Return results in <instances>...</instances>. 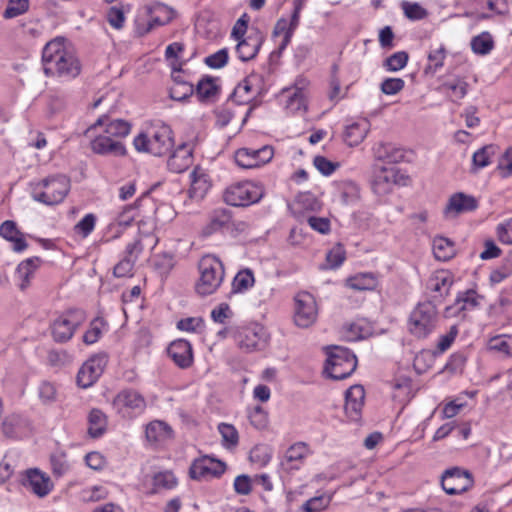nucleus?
<instances>
[{"instance_id": "nucleus-1", "label": "nucleus", "mask_w": 512, "mask_h": 512, "mask_svg": "<svg viewBox=\"0 0 512 512\" xmlns=\"http://www.w3.org/2000/svg\"><path fill=\"white\" fill-rule=\"evenodd\" d=\"M43 71L46 76L75 78L81 65L75 54L65 46L63 38L49 41L42 51Z\"/></svg>"}, {"instance_id": "nucleus-2", "label": "nucleus", "mask_w": 512, "mask_h": 512, "mask_svg": "<svg viewBox=\"0 0 512 512\" xmlns=\"http://www.w3.org/2000/svg\"><path fill=\"white\" fill-rule=\"evenodd\" d=\"M198 269L200 277L195 285L197 294L207 296L216 292L225 275L223 263L213 255H205L200 259Z\"/></svg>"}, {"instance_id": "nucleus-3", "label": "nucleus", "mask_w": 512, "mask_h": 512, "mask_svg": "<svg viewBox=\"0 0 512 512\" xmlns=\"http://www.w3.org/2000/svg\"><path fill=\"white\" fill-rule=\"evenodd\" d=\"M70 190V181L64 175H57L43 179L36 184L32 197L35 201L45 205H55L62 202Z\"/></svg>"}, {"instance_id": "nucleus-4", "label": "nucleus", "mask_w": 512, "mask_h": 512, "mask_svg": "<svg viewBox=\"0 0 512 512\" xmlns=\"http://www.w3.org/2000/svg\"><path fill=\"white\" fill-rule=\"evenodd\" d=\"M133 143L135 149L139 152L162 156L167 153L173 145L171 130L167 126L154 128L150 132L139 134L135 137Z\"/></svg>"}, {"instance_id": "nucleus-5", "label": "nucleus", "mask_w": 512, "mask_h": 512, "mask_svg": "<svg viewBox=\"0 0 512 512\" xmlns=\"http://www.w3.org/2000/svg\"><path fill=\"white\" fill-rule=\"evenodd\" d=\"M327 355L325 371L332 379H345L350 376L357 367L356 356L347 348L333 346L328 348Z\"/></svg>"}, {"instance_id": "nucleus-6", "label": "nucleus", "mask_w": 512, "mask_h": 512, "mask_svg": "<svg viewBox=\"0 0 512 512\" xmlns=\"http://www.w3.org/2000/svg\"><path fill=\"white\" fill-rule=\"evenodd\" d=\"M437 322L438 313L435 305L426 301L419 303L411 312L408 330L417 338H425L435 329Z\"/></svg>"}, {"instance_id": "nucleus-7", "label": "nucleus", "mask_w": 512, "mask_h": 512, "mask_svg": "<svg viewBox=\"0 0 512 512\" xmlns=\"http://www.w3.org/2000/svg\"><path fill=\"white\" fill-rule=\"evenodd\" d=\"M85 320L86 314L81 309L65 311L59 315L50 326L53 339L59 343L69 341Z\"/></svg>"}, {"instance_id": "nucleus-8", "label": "nucleus", "mask_w": 512, "mask_h": 512, "mask_svg": "<svg viewBox=\"0 0 512 512\" xmlns=\"http://www.w3.org/2000/svg\"><path fill=\"white\" fill-rule=\"evenodd\" d=\"M263 195L262 185L245 181L229 186L225 190L223 198L231 206H248L258 202Z\"/></svg>"}, {"instance_id": "nucleus-9", "label": "nucleus", "mask_w": 512, "mask_h": 512, "mask_svg": "<svg viewBox=\"0 0 512 512\" xmlns=\"http://www.w3.org/2000/svg\"><path fill=\"white\" fill-rule=\"evenodd\" d=\"M443 490L449 495H456L470 490L474 485L473 475L466 469L452 467L441 476Z\"/></svg>"}, {"instance_id": "nucleus-10", "label": "nucleus", "mask_w": 512, "mask_h": 512, "mask_svg": "<svg viewBox=\"0 0 512 512\" xmlns=\"http://www.w3.org/2000/svg\"><path fill=\"white\" fill-rule=\"evenodd\" d=\"M294 322L298 327L308 328L317 319L318 308L315 298L308 292H299L294 298Z\"/></svg>"}, {"instance_id": "nucleus-11", "label": "nucleus", "mask_w": 512, "mask_h": 512, "mask_svg": "<svg viewBox=\"0 0 512 512\" xmlns=\"http://www.w3.org/2000/svg\"><path fill=\"white\" fill-rule=\"evenodd\" d=\"M408 179V176L402 174L396 167H381L375 171L372 188L377 195H387L394 186L407 185Z\"/></svg>"}, {"instance_id": "nucleus-12", "label": "nucleus", "mask_w": 512, "mask_h": 512, "mask_svg": "<svg viewBox=\"0 0 512 512\" xmlns=\"http://www.w3.org/2000/svg\"><path fill=\"white\" fill-rule=\"evenodd\" d=\"M113 405L123 417H134L146 409L145 398L137 391L126 389L119 392L113 400Z\"/></svg>"}, {"instance_id": "nucleus-13", "label": "nucleus", "mask_w": 512, "mask_h": 512, "mask_svg": "<svg viewBox=\"0 0 512 512\" xmlns=\"http://www.w3.org/2000/svg\"><path fill=\"white\" fill-rule=\"evenodd\" d=\"M273 155V147L265 145L259 149L240 148L235 152L234 158L239 167L252 169L270 162Z\"/></svg>"}, {"instance_id": "nucleus-14", "label": "nucleus", "mask_w": 512, "mask_h": 512, "mask_svg": "<svg viewBox=\"0 0 512 512\" xmlns=\"http://www.w3.org/2000/svg\"><path fill=\"white\" fill-rule=\"evenodd\" d=\"M238 346L246 352L261 350L267 343L265 329L258 324L241 328L236 336Z\"/></svg>"}, {"instance_id": "nucleus-15", "label": "nucleus", "mask_w": 512, "mask_h": 512, "mask_svg": "<svg viewBox=\"0 0 512 512\" xmlns=\"http://www.w3.org/2000/svg\"><path fill=\"white\" fill-rule=\"evenodd\" d=\"M107 361V356L104 354L94 355L88 359L77 374L78 385L82 388L92 386L102 375Z\"/></svg>"}, {"instance_id": "nucleus-16", "label": "nucleus", "mask_w": 512, "mask_h": 512, "mask_svg": "<svg viewBox=\"0 0 512 512\" xmlns=\"http://www.w3.org/2000/svg\"><path fill=\"white\" fill-rule=\"evenodd\" d=\"M90 146L94 153L103 156L120 157L126 154V148L123 143L104 132L95 136L91 140Z\"/></svg>"}, {"instance_id": "nucleus-17", "label": "nucleus", "mask_w": 512, "mask_h": 512, "mask_svg": "<svg viewBox=\"0 0 512 512\" xmlns=\"http://www.w3.org/2000/svg\"><path fill=\"white\" fill-rule=\"evenodd\" d=\"M365 391L363 386H351L345 393L344 410L347 417L352 421H359L364 405Z\"/></svg>"}, {"instance_id": "nucleus-18", "label": "nucleus", "mask_w": 512, "mask_h": 512, "mask_svg": "<svg viewBox=\"0 0 512 512\" xmlns=\"http://www.w3.org/2000/svg\"><path fill=\"white\" fill-rule=\"evenodd\" d=\"M225 471V464L210 457H203L193 462L190 467V476L201 479L207 476L219 477Z\"/></svg>"}, {"instance_id": "nucleus-19", "label": "nucleus", "mask_w": 512, "mask_h": 512, "mask_svg": "<svg viewBox=\"0 0 512 512\" xmlns=\"http://www.w3.org/2000/svg\"><path fill=\"white\" fill-rule=\"evenodd\" d=\"M108 118L106 116L100 117L93 125L87 130L86 134L91 136L98 127L105 126L104 133L114 139L126 137L130 132V124L127 121L121 119H115L107 123Z\"/></svg>"}, {"instance_id": "nucleus-20", "label": "nucleus", "mask_w": 512, "mask_h": 512, "mask_svg": "<svg viewBox=\"0 0 512 512\" xmlns=\"http://www.w3.org/2000/svg\"><path fill=\"white\" fill-rule=\"evenodd\" d=\"M264 41V35L259 32H251L245 38L238 40L236 45V53L241 61H249L253 59L262 43Z\"/></svg>"}, {"instance_id": "nucleus-21", "label": "nucleus", "mask_w": 512, "mask_h": 512, "mask_svg": "<svg viewBox=\"0 0 512 512\" xmlns=\"http://www.w3.org/2000/svg\"><path fill=\"white\" fill-rule=\"evenodd\" d=\"M167 352L174 363L182 369L190 367L193 363L192 346L187 340L178 339L173 341Z\"/></svg>"}, {"instance_id": "nucleus-22", "label": "nucleus", "mask_w": 512, "mask_h": 512, "mask_svg": "<svg viewBox=\"0 0 512 512\" xmlns=\"http://www.w3.org/2000/svg\"><path fill=\"white\" fill-rule=\"evenodd\" d=\"M305 80L296 82L293 88L283 90L286 97L285 108L291 113H297L306 110Z\"/></svg>"}, {"instance_id": "nucleus-23", "label": "nucleus", "mask_w": 512, "mask_h": 512, "mask_svg": "<svg viewBox=\"0 0 512 512\" xmlns=\"http://www.w3.org/2000/svg\"><path fill=\"white\" fill-rule=\"evenodd\" d=\"M193 163L192 149L187 144L177 147L167 161V167L174 173H182Z\"/></svg>"}, {"instance_id": "nucleus-24", "label": "nucleus", "mask_w": 512, "mask_h": 512, "mask_svg": "<svg viewBox=\"0 0 512 512\" xmlns=\"http://www.w3.org/2000/svg\"><path fill=\"white\" fill-rule=\"evenodd\" d=\"M477 208V201L472 196L463 193L452 195L444 209L446 217L456 216L463 212L473 211Z\"/></svg>"}, {"instance_id": "nucleus-25", "label": "nucleus", "mask_w": 512, "mask_h": 512, "mask_svg": "<svg viewBox=\"0 0 512 512\" xmlns=\"http://www.w3.org/2000/svg\"><path fill=\"white\" fill-rule=\"evenodd\" d=\"M481 298L475 290H467L459 294L453 305L446 308V315L457 316L463 311L472 310L479 305Z\"/></svg>"}, {"instance_id": "nucleus-26", "label": "nucleus", "mask_w": 512, "mask_h": 512, "mask_svg": "<svg viewBox=\"0 0 512 512\" xmlns=\"http://www.w3.org/2000/svg\"><path fill=\"white\" fill-rule=\"evenodd\" d=\"M375 159L389 163H399L404 157V150L395 144L379 142L373 147Z\"/></svg>"}, {"instance_id": "nucleus-27", "label": "nucleus", "mask_w": 512, "mask_h": 512, "mask_svg": "<svg viewBox=\"0 0 512 512\" xmlns=\"http://www.w3.org/2000/svg\"><path fill=\"white\" fill-rule=\"evenodd\" d=\"M27 485L39 497L46 496L53 487L50 478L38 469L27 471Z\"/></svg>"}, {"instance_id": "nucleus-28", "label": "nucleus", "mask_w": 512, "mask_h": 512, "mask_svg": "<svg viewBox=\"0 0 512 512\" xmlns=\"http://www.w3.org/2000/svg\"><path fill=\"white\" fill-rule=\"evenodd\" d=\"M259 80V76L255 74L245 78L234 90L233 97L235 100L239 103H246L253 99L259 93L256 88Z\"/></svg>"}, {"instance_id": "nucleus-29", "label": "nucleus", "mask_w": 512, "mask_h": 512, "mask_svg": "<svg viewBox=\"0 0 512 512\" xmlns=\"http://www.w3.org/2000/svg\"><path fill=\"white\" fill-rule=\"evenodd\" d=\"M0 235L9 242L13 243V249L21 252L27 248V243L23 234L18 230L14 221L7 220L0 225Z\"/></svg>"}, {"instance_id": "nucleus-30", "label": "nucleus", "mask_w": 512, "mask_h": 512, "mask_svg": "<svg viewBox=\"0 0 512 512\" xmlns=\"http://www.w3.org/2000/svg\"><path fill=\"white\" fill-rule=\"evenodd\" d=\"M40 259L38 257L28 258L22 261L16 270V278L20 281L19 288L25 290L30 285V280L34 272L39 267Z\"/></svg>"}, {"instance_id": "nucleus-31", "label": "nucleus", "mask_w": 512, "mask_h": 512, "mask_svg": "<svg viewBox=\"0 0 512 512\" xmlns=\"http://www.w3.org/2000/svg\"><path fill=\"white\" fill-rule=\"evenodd\" d=\"M309 453V448L304 442L295 443L287 449L282 464H291L290 469H298L299 464L303 462Z\"/></svg>"}, {"instance_id": "nucleus-32", "label": "nucleus", "mask_w": 512, "mask_h": 512, "mask_svg": "<svg viewBox=\"0 0 512 512\" xmlns=\"http://www.w3.org/2000/svg\"><path fill=\"white\" fill-rule=\"evenodd\" d=\"M378 279L373 273H359L346 280V286L356 291L374 290Z\"/></svg>"}, {"instance_id": "nucleus-33", "label": "nucleus", "mask_w": 512, "mask_h": 512, "mask_svg": "<svg viewBox=\"0 0 512 512\" xmlns=\"http://www.w3.org/2000/svg\"><path fill=\"white\" fill-rule=\"evenodd\" d=\"M146 16L149 17V23L151 24L152 30L156 26H162L169 23L172 20V12L167 6L162 4H156L154 6L145 7Z\"/></svg>"}, {"instance_id": "nucleus-34", "label": "nucleus", "mask_w": 512, "mask_h": 512, "mask_svg": "<svg viewBox=\"0 0 512 512\" xmlns=\"http://www.w3.org/2000/svg\"><path fill=\"white\" fill-rule=\"evenodd\" d=\"M107 429V417L97 408L92 409L88 415V434L92 438L102 436Z\"/></svg>"}, {"instance_id": "nucleus-35", "label": "nucleus", "mask_w": 512, "mask_h": 512, "mask_svg": "<svg viewBox=\"0 0 512 512\" xmlns=\"http://www.w3.org/2000/svg\"><path fill=\"white\" fill-rule=\"evenodd\" d=\"M446 54L447 52L443 45L431 49L427 56L428 63L423 70L424 74L426 76H434L443 67Z\"/></svg>"}, {"instance_id": "nucleus-36", "label": "nucleus", "mask_w": 512, "mask_h": 512, "mask_svg": "<svg viewBox=\"0 0 512 512\" xmlns=\"http://www.w3.org/2000/svg\"><path fill=\"white\" fill-rule=\"evenodd\" d=\"M368 130L369 124L366 121L353 123L347 126L344 133V140L351 147L357 146L365 139Z\"/></svg>"}, {"instance_id": "nucleus-37", "label": "nucleus", "mask_w": 512, "mask_h": 512, "mask_svg": "<svg viewBox=\"0 0 512 512\" xmlns=\"http://www.w3.org/2000/svg\"><path fill=\"white\" fill-rule=\"evenodd\" d=\"M26 420L18 414L6 416L2 422V432L6 437H17L25 429Z\"/></svg>"}, {"instance_id": "nucleus-38", "label": "nucleus", "mask_w": 512, "mask_h": 512, "mask_svg": "<svg viewBox=\"0 0 512 512\" xmlns=\"http://www.w3.org/2000/svg\"><path fill=\"white\" fill-rule=\"evenodd\" d=\"M231 221L230 212L226 209H216L212 212L208 225L204 228V234L210 235L223 227L227 226Z\"/></svg>"}, {"instance_id": "nucleus-39", "label": "nucleus", "mask_w": 512, "mask_h": 512, "mask_svg": "<svg viewBox=\"0 0 512 512\" xmlns=\"http://www.w3.org/2000/svg\"><path fill=\"white\" fill-rule=\"evenodd\" d=\"M442 89L447 92L453 102H458L466 96L468 83L464 79L456 78L443 83Z\"/></svg>"}, {"instance_id": "nucleus-40", "label": "nucleus", "mask_w": 512, "mask_h": 512, "mask_svg": "<svg viewBox=\"0 0 512 512\" xmlns=\"http://www.w3.org/2000/svg\"><path fill=\"white\" fill-rule=\"evenodd\" d=\"M145 434L149 442H158L170 436L171 428L162 421H152L146 426Z\"/></svg>"}, {"instance_id": "nucleus-41", "label": "nucleus", "mask_w": 512, "mask_h": 512, "mask_svg": "<svg viewBox=\"0 0 512 512\" xmlns=\"http://www.w3.org/2000/svg\"><path fill=\"white\" fill-rule=\"evenodd\" d=\"M471 49L477 55H487L494 48V40L489 32H482L471 39Z\"/></svg>"}, {"instance_id": "nucleus-42", "label": "nucleus", "mask_w": 512, "mask_h": 512, "mask_svg": "<svg viewBox=\"0 0 512 512\" xmlns=\"http://www.w3.org/2000/svg\"><path fill=\"white\" fill-rule=\"evenodd\" d=\"M433 252L436 259L447 261L454 255V244L447 238L436 237L433 240Z\"/></svg>"}, {"instance_id": "nucleus-43", "label": "nucleus", "mask_w": 512, "mask_h": 512, "mask_svg": "<svg viewBox=\"0 0 512 512\" xmlns=\"http://www.w3.org/2000/svg\"><path fill=\"white\" fill-rule=\"evenodd\" d=\"M452 283V279L448 273L438 272L429 279L427 286L431 291L444 295L448 294Z\"/></svg>"}, {"instance_id": "nucleus-44", "label": "nucleus", "mask_w": 512, "mask_h": 512, "mask_svg": "<svg viewBox=\"0 0 512 512\" xmlns=\"http://www.w3.org/2000/svg\"><path fill=\"white\" fill-rule=\"evenodd\" d=\"M255 279L250 269L239 271L233 279L232 291L235 293L244 292L254 285Z\"/></svg>"}, {"instance_id": "nucleus-45", "label": "nucleus", "mask_w": 512, "mask_h": 512, "mask_svg": "<svg viewBox=\"0 0 512 512\" xmlns=\"http://www.w3.org/2000/svg\"><path fill=\"white\" fill-rule=\"evenodd\" d=\"M218 431L222 437V445L225 448H234L238 445L239 435L236 428L227 423H220L218 426Z\"/></svg>"}, {"instance_id": "nucleus-46", "label": "nucleus", "mask_w": 512, "mask_h": 512, "mask_svg": "<svg viewBox=\"0 0 512 512\" xmlns=\"http://www.w3.org/2000/svg\"><path fill=\"white\" fill-rule=\"evenodd\" d=\"M488 348L503 355L512 356V336H495L489 340Z\"/></svg>"}, {"instance_id": "nucleus-47", "label": "nucleus", "mask_w": 512, "mask_h": 512, "mask_svg": "<svg viewBox=\"0 0 512 512\" xmlns=\"http://www.w3.org/2000/svg\"><path fill=\"white\" fill-rule=\"evenodd\" d=\"M135 215L136 212L133 206H125L117 216L116 220L110 225V228L115 229L116 232L119 233L121 229L126 228L132 224L135 219Z\"/></svg>"}, {"instance_id": "nucleus-48", "label": "nucleus", "mask_w": 512, "mask_h": 512, "mask_svg": "<svg viewBox=\"0 0 512 512\" xmlns=\"http://www.w3.org/2000/svg\"><path fill=\"white\" fill-rule=\"evenodd\" d=\"M217 92L218 87L211 78L200 80L196 86V95L201 101L212 99Z\"/></svg>"}, {"instance_id": "nucleus-49", "label": "nucleus", "mask_w": 512, "mask_h": 512, "mask_svg": "<svg viewBox=\"0 0 512 512\" xmlns=\"http://www.w3.org/2000/svg\"><path fill=\"white\" fill-rule=\"evenodd\" d=\"M498 147L495 145H486L473 154V164L477 168H484L490 163V158L496 154Z\"/></svg>"}, {"instance_id": "nucleus-50", "label": "nucleus", "mask_w": 512, "mask_h": 512, "mask_svg": "<svg viewBox=\"0 0 512 512\" xmlns=\"http://www.w3.org/2000/svg\"><path fill=\"white\" fill-rule=\"evenodd\" d=\"M341 199L344 204H353L360 199V188L352 182L346 181L342 183L341 187Z\"/></svg>"}, {"instance_id": "nucleus-51", "label": "nucleus", "mask_w": 512, "mask_h": 512, "mask_svg": "<svg viewBox=\"0 0 512 512\" xmlns=\"http://www.w3.org/2000/svg\"><path fill=\"white\" fill-rule=\"evenodd\" d=\"M369 335V328L365 323L353 322L345 326V337L348 341H357Z\"/></svg>"}, {"instance_id": "nucleus-52", "label": "nucleus", "mask_w": 512, "mask_h": 512, "mask_svg": "<svg viewBox=\"0 0 512 512\" xmlns=\"http://www.w3.org/2000/svg\"><path fill=\"white\" fill-rule=\"evenodd\" d=\"M177 481L171 472H160L153 478V489L151 493H157L161 489H172Z\"/></svg>"}, {"instance_id": "nucleus-53", "label": "nucleus", "mask_w": 512, "mask_h": 512, "mask_svg": "<svg viewBox=\"0 0 512 512\" xmlns=\"http://www.w3.org/2000/svg\"><path fill=\"white\" fill-rule=\"evenodd\" d=\"M409 56L405 51H399L389 56L385 62L384 67L391 72H396L403 69L408 62Z\"/></svg>"}, {"instance_id": "nucleus-54", "label": "nucleus", "mask_w": 512, "mask_h": 512, "mask_svg": "<svg viewBox=\"0 0 512 512\" xmlns=\"http://www.w3.org/2000/svg\"><path fill=\"white\" fill-rule=\"evenodd\" d=\"M194 87L189 82L173 83L170 88V97L177 101H183L193 95Z\"/></svg>"}, {"instance_id": "nucleus-55", "label": "nucleus", "mask_w": 512, "mask_h": 512, "mask_svg": "<svg viewBox=\"0 0 512 512\" xmlns=\"http://www.w3.org/2000/svg\"><path fill=\"white\" fill-rule=\"evenodd\" d=\"M105 323L102 318H95L91 321L89 329L83 335V341L86 344H94L101 336Z\"/></svg>"}, {"instance_id": "nucleus-56", "label": "nucleus", "mask_w": 512, "mask_h": 512, "mask_svg": "<svg viewBox=\"0 0 512 512\" xmlns=\"http://www.w3.org/2000/svg\"><path fill=\"white\" fill-rule=\"evenodd\" d=\"M29 7L28 0H10L3 16L6 19L17 17L27 11Z\"/></svg>"}, {"instance_id": "nucleus-57", "label": "nucleus", "mask_w": 512, "mask_h": 512, "mask_svg": "<svg viewBox=\"0 0 512 512\" xmlns=\"http://www.w3.org/2000/svg\"><path fill=\"white\" fill-rule=\"evenodd\" d=\"M405 16L411 20H421L427 16V11L418 3L402 2Z\"/></svg>"}, {"instance_id": "nucleus-58", "label": "nucleus", "mask_w": 512, "mask_h": 512, "mask_svg": "<svg viewBox=\"0 0 512 512\" xmlns=\"http://www.w3.org/2000/svg\"><path fill=\"white\" fill-rule=\"evenodd\" d=\"M96 216L92 213L86 214L75 226L74 231L77 234L87 237L95 228Z\"/></svg>"}, {"instance_id": "nucleus-59", "label": "nucleus", "mask_w": 512, "mask_h": 512, "mask_svg": "<svg viewBox=\"0 0 512 512\" xmlns=\"http://www.w3.org/2000/svg\"><path fill=\"white\" fill-rule=\"evenodd\" d=\"M330 503V498L324 495L313 497L307 500L302 508L305 512H320Z\"/></svg>"}, {"instance_id": "nucleus-60", "label": "nucleus", "mask_w": 512, "mask_h": 512, "mask_svg": "<svg viewBox=\"0 0 512 512\" xmlns=\"http://www.w3.org/2000/svg\"><path fill=\"white\" fill-rule=\"evenodd\" d=\"M107 21L115 29H121L125 22V14L122 8L112 6L107 12Z\"/></svg>"}, {"instance_id": "nucleus-61", "label": "nucleus", "mask_w": 512, "mask_h": 512, "mask_svg": "<svg viewBox=\"0 0 512 512\" xmlns=\"http://www.w3.org/2000/svg\"><path fill=\"white\" fill-rule=\"evenodd\" d=\"M405 82L401 78H387L381 83V91L386 95H395L404 88Z\"/></svg>"}, {"instance_id": "nucleus-62", "label": "nucleus", "mask_w": 512, "mask_h": 512, "mask_svg": "<svg viewBox=\"0 0 512 512\" xmlns=\"http://www.w3.org/2000/svg\"><path fill=\"white\" fill-rule=\"evenodd\" d=\"M249 419L250 423L257 429L265 428L268 423L267 413L260 406H256L250 411Z\"/></svg>"}, {"instance_id": "nucleus-63", "label": "nucleus", "mask_w": 512, "mask_h": 512, "mask_svg": "<svg viewBox=\"0 0 512 512\" xmlns=\"http://www.w3.org/2000/svg\"><path fill=\"white\" fill-rule=\"evenodd\" d=\"M327 262L331 268L339 267L345 260V250L338 244L332 248L326 256Z\"/></svg>"}, {"instance_id": "nucleus-64", "label": "nucleus", "mask_w": 512, "mask_h": 512, "mask_svg": "<svg viewBox=\"0 0 512 512\" xmlns=\"http://www.w3.org/2000/svg\"><path fill=\"white\" fill-rule=\"evenodd\" d=\"M497 168L503 178L512 175V148H508L501 156Z\"/></svg>"}]
</instances>
